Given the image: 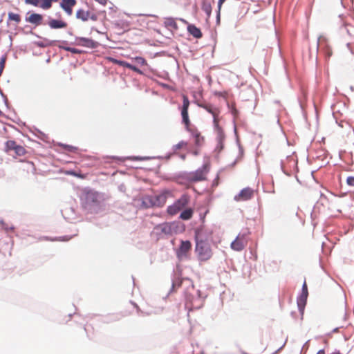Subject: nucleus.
Wrapping results in <instances>:
<instances>
[{
    "mask_svg": "<svg viewBox=\"0 0 354 354\" xmlns=\"http://www.w3.org/2000/svg\"><path fill=\"white\" fill-rule=\"evenodd\" d=\"M81 205L88 213H97L100 209L101 201L98 192L85 189L80 198Z\"/></svg>",
    "mask_w": 354,
    "mask_h": 354,
    "instance_id": "f257e3e1",
    "label": "nucleus"
},
{
    "mask_svg": "<svg viewBox=\"0 0 354 354\" xmlns=\"http://www.w3.org/2000/svg\"><path fill=\"white\" fill-rule=\"evenodd\" d=\"M195 253L199 261H207L209 260L213 252L211 244L209 243L195 242Z\"/></svg>",
    "mask_w": 354,
    "mask_h": 354,
    "instance_id": "f03ea898",
    "label": "nucleus"
},
{
    "mask_svg": "<svg viewBox=\"0 0 354 354\" xmlns=\"http://www.w3.org/2000/svg\"><path fill=\"white\" fill-rule=\"evenodd\" d=\"M195 242L211 243L212 240V231L203 227H198L194 231Z\"/></svg>",
    "mask_w": 354,
    "mask_h": 354,
    "instance_id": "7ed1b4c3",
    "label": "nucleus"
},
{
    "mask_svg": "<svg viewBox=\"0 0 354 354\" xmlns=\"http://www.w3.org/2000/svg\"><path fill=\"white\" fill-rule=\"evenodd\" d=\"M214 130L216 133V145L214 149V151L215 152L220 153L224 149V141L225 140V134L222 127L219 125V124H216V121H214Z\"/></svg>",
    "mask_w": 354,
    "mask_h": 354,
    "instance_id": "20e7f679",
    "label": "nucleus"
},
{
    "mask_svg": "<svg viewBox=\"0 0 354 354\" xmlns=\"http://www.w3.org/2000/svg\"><path fill=\"white\" fill-rule=\"evenodd\" d=\"M71 44L85 47L89 49H95L100 46L97 41L84 37H75V41L71 42Z\"/></svg>",
    "mask_w": 354,
    "mask_h": 354,
    "instance_id": "39448f33",
    "label": "nucleus"
},
{
    "mask_svg": "<svg viewBox=\"0 0 354 354\" xmlns=\"http://www.w3.org/2000/svg\"><path fill=\"white\" fill-rule=\"evenodd\" d=\"M308 295V292L307 285H306V281H304L302 285V287H301V293L297 298L298 310L301 315L304 314V308H305L306 301H307Z\"/></svg>",
    "mask_w": 354,
    "mask_h": 354,
    "instance_id": "423d86ee",
    "label": "nucleus"
},
{
    "mask_svg": "<svg viewBox=\"0 0 354 354\" xmlns=\"http://www.w3.org/2000/svg\"><path fill=\"white\" fill-rule=\"evenodd\" d=\"M206 168L207 166L205 165H203L201 167L196 169L194 172L186 174L187 176L185 178L191 182H198L203 180L205 179V174Z\"/></svg>",
    "mask_w": 354,
    "mask_h": 354,
    "instance_id": "0eeeda50",
    "label": "nucleus"
},
{
    "mask_svg": "<svg viewBox=\"0 0 354 354\" xmlns=\"http://www.w3.org/2000/svg\"><path fill=\"white\" fill-rule=\"evenodd\" d=\"M112 61L113 63H115V64H118L119 66H122L124 68L131 69V71H133L140 75H144L148 76V75L147 74L146 69L141 70L139 68H138L136 65L129 63L124 60L116 59L113 58Z\"/></svg>",
    "mask_w": 354,
    "mask_h": 354,
    "instance_id": "6e6552de",
    "label": "nucleus"
},
{
    "mask_svg": "<svg viewBox=\"0 0 354 354\" xmlns=\"http://www.w3.org/2000/svg\"><path fill=\"white\" fill-rule=\"evenodd\" d=\"M196 293L197 297L196 298L191 299L190 295L186 296V305L190 304V308L192 309H199L203 305V300L201 296V291L197 290Z\"/></svg>",
    "mask_w": 354,
    "mask_h": 354,
    "instance_id": "1a4fd4ad",
    "label": "nucleus"
},
{
    "mask_svg": "<svg viewBox=\"0 0 354 354\" xmlns=\"http://www.w3.org/2000/svg\"><path fill=\"white\" fill-rule=\"evenodd\" d=\"M197 105L199 107L204 109L209 113L212 114L213 117V125L214 126V121H216V124H218V116L220 113L219 109L215 106H214L211 104H204L198 103Z\"/></svg>",
    "mask_w": 354,
    "mask_h": 354,
    "instance_id": "9d476101",
    "label": "nucleus"
},
{
    "mask_svg": "<svg viewBox=\"0 0 354 354\" xmlns=\"http://www.w3.org/2000/svg\"><path fill=\"white\" fill-rule=\"evenodd\" d=\"M192 243L189 241H181L179 248L176 251V255L179 259L187 256V253L190 250Z\"/></svg>",
    "mask_w": 354,
    "mask_h": 354,
    "instance_id": "9b49d317",
    "label": "nucleus"
},
{
    "mask_svg": "<svg viewBox=\"0 0 354 354\" xmlns=\"http://www.w3.org/2000/svg\"><path fill=\"white\" fill-rule=\"evenodd\" d=\"M254 194V191L250 187H245L240 191L239 194L234 196L235 201H248L250 200Z\"/></svg>",
    "mask_w": 354,
    "mask_h": 354,
    "instance_id": "f8f14e48",
    "label": "nucleus"
},
{
    "mask_svg": "<svg viewBox=\"0 0 354 354\" xmlns=\"http://www.w3.org/2000/svg\"><path fill=\"white\" fill-rule=\"evenodd\" d=\"M169 194V191L164 190L158 194L153 195V200H154L156 207H162L165 204Z\"/></svg>",
    "mask_w": 354,
    "mask_h": 354,
    "instance_id": "ddd939ff",
    "label": "nucleus"
},
{
    "mask_svg": "<svg viewBox=\"0 0 354 354\" xmlns=\"http://www.w3.org/2000/svg\"><path fill=\"white\" fill-rule=\"evenodd\" d=\"M319 48H324L325 50L326 53L328 57L331 55V50L329 48L327 44V39L325 36L321 35L317 39V43L316 46V51L317 52Z\"/></svg>",
    "mask_w": 354,
    "mask_h": 354,
    "instance_id": "4468645a",
    "label": "nucleus"
},
{
    "mask_svg": "<svg viewBox=\"0 0 354 354\" xmlns=\"http://www.w3.org/2000/svg\"><path fill=\"white\" fill-rule=\"evenodd\" d=\"M42 41H35V44L40 48H46L48 46H52L55 43L59 42L63 44H66L68 42L66 40H49L47 38H42Z\"/></svg>",
    "mask_w": 354,
    "mask_h": 354,
    "instance_id": "2eb2a0df",
    "label": "nucleus"
},
{
    "mask_svg": "<svg viewBox=\"0 0 354 354\" xmlns=\"http://www.w3.org/2000/svg\"><path fill=\"white\" fill-rule=\"evenodd\" d=\"M30 12L27 13L28 15ZM43 16L39 13H31L29 16L26 15L25 21L30 24L39 26L42 24Z\"/></svg>",
    "mask_w": 354,
    "mask_h": 354,
    "instance_id": "dca6fc26",
    "label": "nucleus"
},
{
    "mask_svg": "<svg viewBox=\"0 0 354 354\" xmlns=\"http://www.w3.org/2000/svg\"><path fill=\"white\" fill-rule=\"evenodd\" d=\"M76 0H62L59 6L68 15H71L73 13V7L76 4Z\"/></svg>",
    "mask_w": 354,
    "mask_h": 354,
    "instance_id": "f3484780",
    "label": "nucleus"
},
{
    "mask_svg": "<svg viewBox=\"0 0 354 354\" xmlns=\"http://www.w3.org/2000/svg\"><path fill=\"white\" fill-rule=\"evenodd\" d=\"M47 24L51 29L55 30L64 28L67 26L66 22L60 19H53L50 17H48V21Z\"/></svg>",
    "mask_w": 354,
    "mask_h": 354,
    "instance_id": "a211bd4d",
    "label": "nucleus"
},
{
    "mask_svg": "<svg viewBox=\"0 0 354 354\" xmlns=\"http://www.w3.org/2000/svg\"><path fill=\"white\" fill-rule=\"evenodd\" d=\"M190 196L187 194H183L174 203L178 209L182 210L189 202Z\"/></svg>",
    "mask_w": 354,
    "mask_h": 354,
    "instance_id": "6ab92c4d",
    "label": "nucleus"
},
{
    "mask_svg": "<svg viewBox=\"0 0 354 354\" xmlns=\"http://www.w3.org/2000/svg\"><path fill=\"white\" fill-rule=\"evenodd\" d=\"M187 31L196 39H200L203 37L201 29L196 27L194 24H188Z\"/></svg>",
    "mask_w": 354,
    "mask_h": 354,
    "instance_id": "aec40b11",
    "label": "nucleus"
},
{
    "mask_svg": "<svg viewBox=\"0 0 354 354\" xmlns=\"http://www.w3.org/2000/svg\"><path fill=\"white\" fill-rule=\"evenodd\" d=\"M240 235L241 234H238L236 238L231 243V248L238 252L243 250L245 248L244 243L240 239Z\"/></svg>",
    "mask_w": 354,
    "mask_h": 354,
    "instance_id": "412c9836",
    "label": "nucleus"
},
{
    "mask_svg": "<svg viewBox=\"0 0 354 354\" xmlns=\"http://www.w3.org/2000/svg\"><path fill=\"white\" fill-rule=\"evenodd\" d=\"M176 227L177 226L175 223H165L161 228V231L165 234H171L173 232L176 233L178 232L176 230Z\"/></svg>",
    "mask_w": 354,
    "mask_h": 354,
    "instance_id": "4be33fe9",
    "label": "nucleus"
},
{
    "mask_svg": "<svg viewBox=\"0 0 354 354\" xmlns=\"http://www.w3.org/2000/svg\"><path fill=\"white\" fill-rule=\"evenodd\" d=\"M193 214L194 210L192 208H186L180 212L179 218L183 221H187L192 217Z\"/></svg>",
    "mask_w": 354,
    "mask_h": 354,
    "instance_id": "5701e85b",
    "label": "nucleus"
},
{
    "mask_svg": "<svg viewBox=\"0 0 354 354\" xmlns=\"http://www.w3.org/2000/svg\"><path fill=\"white\" fill-rule=\"evenodd\" d=\"M89 11H85L83 9H79L76 12V18L77 19H80L82 21H86L88 19L89 17Z\"/></svg>",
    "mask_w": 354,
    "mask_h": 354,
    "instance_id": "b1692460",
    "label": "nucleus"
},
{
    "mask_svg": "<svg viewBox=\"0 0 354 354\" xmlns=\"http://www.w3.org/2000/svg\"><path fill=\"white\" fill-rule=\"evenodd\" d=\"M154 200H153V196H147L142 199V204L146 208H149L152 207H156V205L153 204Z\"/></svg>",
    "mask_w": 354,
    "mask_h": 354,
    "instance_id": "393cba45",
    "label": "nucleus"
},
{
    "mask_svg": "<svg viewBox=\"0 0 354 354\" xmlns=\"http://www.w3.org/2000/svg\"><path fill=\"white\" fill-rule=\"evenodd\" d=\"M182 122L185 125L186 129L189 131V126L190 120L189 118L188 110L181 109Z\"/></svg>",
    "mask_w": 354,
    "mask_h": 354,
    "instance_id": "a878e982",
    "label": "nucleus"
},
{
    "mask_svg": "<svg viewBox=\"0 0 354 354\" xmlns=\"http://www.w3.org/2000/svg\"><path fill=\"white\" fill-rule=\"evenodd\" d=\"M58 48L59 49H63L66 51L71 52V53H73V54H82L84 53V50H80V49H78L76 48H73V47L64 46V45H59Z\"/></svg>",
    "mask_w": 354,
    "mask_h": 354,
    "instance_id": "bb28decb",
    "label": "nucleus"
},
{
    "mask_svg": "<svg viewBox=\"0 0 354 354\" xmlns=\"http://www.w3.org/2000/svg\"><path fill=\"white\" fill-rule=\"evenodd\" d=\"M165 26L167 28H172L174 30L178 29V24L172 17H167L165 19Z\"/></svg>",
    "mask_w": 354,
    "mask_h": 354,
    "instance_id": "cd10ccee",
    "label": "nucleus"
},
{
    "mask_svg": "<svg viewBox=\"0 0 354 354\" xmlns=\"http://www.w3.org/2000/svg\"><path fill=\"white\" fill-rule=\"evenodd\" d=\"M192 136L194 138V143L196 146L200 147L204 141V138L202 137L201 133L197 131L192 133Z\"/></svg>",
    "mask_w": 354,
    "mask_h": 354,
    "instance_id": "c85d7f7f",
    "label": "nucleus"
},
{
    "mask_svg": "<svg viewBox=\"0 0 354 354\" xmlns=\"http://www.w3.org/2000/svg\"><path fill=\"white\" fill-rule=\"evenodd\" d=\"M132 61L140 66H147L148 68V69L150 71L149 66L146 59L144 57H140V56H136L132 59Z\"/></svg>",
    "mask_w": 354,
    "mask_h": 354,
    "instance_id": "c756f323",
    "label": "nucleus"
},
{
    "mask_svg": "<svg viewBox=\"0 0 354 354\" xmlns=\"http://www.w3.org/2000/svg\"><path fill=\"white\" fill-rule=\"evenodd\" d=\"M201 8L203 11L207 15V17H210L212 13V6L209 2L203 1L202 3Z\"/></svg>",
    "mask_w": 354,
    "mask_h": 354,
    "instance_id": "7c9ffc66",
    "label": "nucleus"
},
{
    "mask_svg": "<svg viewBox=\"0 0 354 354\" xmlns=\"http://www.w3.org/2000/svg\"><path fill=\"white\" fill-rule=\"evenodd\" d=\"M58 0H40L39 7L44 10H48L52 6L53 2H57Z\"/></svg>",
    "mask_w": 354,
    "mask_h": 354,
    "instance_id": "2f4dec72",
    "label": "nucleus"
},
{
    "mask_svg": "<svg viewBox=\"0 0 354 354\" xmlns=\"http://www.w3.org/2000/svg\"><path fill=\"white\" fill-rule=\"evenodd\" d=\"M8 19L9 21H14L17 24H18L21 21V16L19 14L10 12L8 14Z\"/></svg>",
    "mask_w": 354,
    "mask_h": 354,
    "instance_id": "473e14b6",
    "label": "nucleus"
},
{
    "mask_svg": "<svg viewBox=\"0 0 354 354\" xmlns=\"http://www.w3.org/2000/svg\"><path fill=\"white\" fill-rule=\"evenodd\" d=\"M178 212H180V209H178V207L176 206L174 203L167 207V212L169 215L174 216Z\"/></svg>",
    "mask_w": 354,
    "mask_h": 354,
    "instance_id": "72a5a7b5",
    "label": "nucleus"
},
{
    "mask_svg": "<svg viewBox=\"0 0 354 354\" xmlns=\"http://www.w3.org/2000/svg\"><path fill=\"white\" fill-rule=\"evenodd\" d=\"M17 145L15 140H8L5 143V149L6 151L14 150Z\"/></svg>",
    "mask_w": 354,
    "mask_h": 354,
    "instance_id": "f704fd0d",
    "label": "nucleus"
},
{
    "mask_svg": "<svg viewBox=\"0 0 354 354\" xmlns=\"http://www.w3.org/2000/svg\"><path fill=\"white\" fill-rule=\"evenodd\" d=\"M59 145L62 147L68 152L74 153L77 151V148L76 147H74L72 145L63 144V143H59Z\"/></svg>",
    "mask_w": 354,
    "mask_h": 354,
    "instance_id": "c9c22d12",
    "label": "nucleus"
},
{
    "mask_svg": "<svg viewBox=\"0 0 354 354\" xmlns=\"http://www.w3.org/2000/svg\"><path fill=\"white\" fill-rule=\"evenodd\" d=\"M182 98H183V106L181 107V109L182 110H188L189 106L190 104L188 97L186 95H183Z\"/></svg>",
    "mask_w": 354,
    "mask_h": 354,
    "instance_id": "e433bc0d",
    "label": "nucleus"
},
{
    "mask_svg": "<svg viewBox=\"0 0 354 354\" xmlns=\"http://www.w3.org/2000/svg\"><path fill=\"white\" fill-rule=\"evenodd\" d=\"M14 151L19 156H24L26 152V149L22 146L18 145H16Z\"/></svg>",
    "mask_w": 354,
    "mask_h": 354,
    "instance_id": "4c0bfd02",
    "label": "nucleus"
},
{
    "mask_svg": "<svg viewBox=\"0 0 354 354\" xmlns=\"http://www.w3.org/2000/svg\"><path fill=\"white\" fill-rule=\"evenodd\" d=\"M187 145V142L183 141V140L180 141L178 143H177L176 145H174L172 147L173 153H174L176 150L181 149L183 147L186 146Z\"/></svg>",
    "mask_w": 354,
    "mask_h": 354,
    "instance_id": "58836bf2",
    "label": "nucleus"
},
{
    "mask_svg": "<svg viewBox=\"0 0 354 354\" xmlns=\"http://www.w3.org/2000/svg\"><path fill=\"white\" fill-rule=\"evenodd\" d=\"M6 62V55H3L0 58V77L1 76Z\"/></svg>",
    "mask_w": 354,
    "mask_h": 354,
    "instance_id": "ea45409f",
    "label": "nucleus"
},
{
    "mask_svg": "<svg viewBox=\"0 0 354 354\" xmlns=\"http://www.w3.org/2000/svg\"><path fill=\"white\" fill-rule=\"evenodd\" d=\"M318 205H319V204L317 203L314 206L313 209V211H312V212L310 214V216H311L312 221L313 222L314 226H315L316 224H317L316 223H315V220L317 218V209H318Z\"/></svg>",
    "mask_w": 354,
    "mask_h": 354,
    "instance_id": "a19ab883",
    "label": "nucleus"
},
{
    "mask_svg": "<svg viewBox=\"0 0 354 354\" xmlns=\"http://www.w3.org/2000/svg\"><path fill=\"white\" fill-rule=\"evenodd\" d=\"M26 4L31 5L35 7H39L40 0H24Z\"/></svg>",
    "mask_w": 354,
    "mask_h": 354,
    "instance_id": "79ce46f5",
    "label": "nucleus"
},
{
    "mask_svg": "<svg viewBox=\"0 0 354 354\" xmlns=\"http://www.w3.org/2000/svg\"><path fill=\"white\" fill-rule=\"evenodd\" d=\"M72 238V236H58L55 237L53 239H50V241H67L70 240Z\"/></svg>",
    "mask_w": 354,
    "mask_h": 354,
    "instance_id": "37998d69",
    "label": "nucleus"
},
{
    "mask_svg": "<svg viewBox=\"0 0 354 354\" xmlns=\"http://www.w3.org/2000/svg\"><path fill=\"white\" fill-rule=\"evenodd\" d=\"M0 224L1 225L2 227L6 231L8 232L9 230H13L14 227L10 226L9 227L8 224H6L2 219L0 220Z\"/></svg>",
    "mask_w": 354,
    "mask_h": 354,
    "instance_id": "c03bdc74",
    "label": "nucleus"
},
{
    "mask_svg": "<svg viewBox=\"0 0 354 354\" xmlns=\"http://www.w3.org/2000/svg\"><path fill=\"white\" fill-rule=\"evenodd\" d=\"M346 183L349 186H354V176H348L346 178Z\"/></svg>",
    "mask_w": 354,
    "mask_h": 354,
    "instance_id": "a18cd8bd",
    "label": "nucleus"
},
{
    "mask_svg": "<svg viewBox=\"0 0 354 354\" xmlns=\"http://www.w3.org/2000/svg\"><path fill=\"white\" fill-rule=\"evenodd\" d=\"M249 234H250L249 230L245 229V230H243L242 232L239 233V234H241L240 235V239H241V238H243V237L248 236Z\"/></svg>",
    "mask_w": 354,
    "mask_h": 354,
    "instance_id": "49530a36",
    "label": "nucleus"
},
{
    "mask_svg": "<svg viewBox=\"0 0 354 354\" xmlns=\"http://www.w3.org/2000/svg\"><path fill=\"white\" fill-rule=\"evenodd\" d=\"M88 19H91L92 21H97V19H98V17H97V15L95 14V13H90L89 12V17H88Z\"/></svg>",
    "mask_w": 354,
    "mask_h": 354,
    "instance_id": "de8ad7c7",
    "label": "nucleus"
},
{
    "mask_svg": "<svg viewBox=\"0 0 354 354\" xmlns=\"http://www.w3.org/2000/svg\"><path fill=\"white\" fill-rule=\"evenodd\" d=\"M220 17H221V9L217 8L216 17V21L217 24H218L220 23Z\"/></svg>",
    "mask_w": 354,
    "mask_h": 354,
    "instance_id": "09e8293b",
    "label": "nucleus"
},
{
    "mask_svg": "<svg viewBox=\"0 0 354 354\" xmlns=\"http://www.w3.org/2000/svg\"><path fill=\"white\" fill-rule=\"evenodd\" d=\"M280 167L283 174H285L287 176H290V174L285 170L283 160H281Z\"/></svg>",
    "mask_w": 354,
    "mask_h": 354,
    "instance_id": "8fccbe9b",
    "label": "nucleus"
},
{
    "mask_svg": "<svg viewBox=\"0 0 354 354\" xmlns=\"http://www.w3.org/2000/svg\"><path fill=\"white\" fill-rule=\"evenodd\" d=\"M218 178H219V176H218V174H217L216 178L213 180L212 186H217L218 185Z\"/></svg>",
    "mask_w": 354,
    "mask_h": 354,
    "instance_id": "3c124183",
    "label": "nucleus"
},
{
    "mask_svg": "<svg viewBox=\"0 0 354 354\" xmlns=\"http://www.w3.org/2000/svg\"><path fill=\"white\" fill-rule=\"evenodd\" d=\"M231 113L235 117V116H236L238 115L239 111H238V110L236 108L234 107V108L232 109Z\"/></svg>",
    "mask_w": 354,
    "mask_h": 354,
    "instance_id": "603ef678",
    "label": "nucleus"
},
{
    "mask_svg": "<svg viewBox=\"0 0 354 354\" xmlns=\"http://www.w3.org/2000/svg\"><path fill=\"white\" fill-rule=\"evenodd\" d=\"M102 6H105L107 3L108 0H95Z\"/></svg>",
    "mask_w": 354,
    "mask_h": 354,
    "instance_id": "864d4df0",
    "label": "nucleus"
},
{
    "mask_svg": "<svg viewBox=\"0 0 354 354\" xmlns=\"http://www.w3.org/2000/svg\"><path fill=\"white\" fill-rule=\"evenodd\" d=\"M237 144H238L239 149V153H240L241 155H243V149L242 147L241 146V145H240V143H239V140H237Z\"/></svg>",
    "mask_w": 354,
    "mask_h": 354,
    "instance_id": "5fc2aeb1",
    "label": "nucleus"
},
{
    "mask_svg": "<svg viewBox=\"0 0 354 354\" xmlns=\"http://www.w3.org/2000/svg\"><path fill=\"white\" fill-rule=\"evenodd\" d=\"M225 1V0H218V8H219V9L221 8L222 4L223 3V2Z\"/></svg>",
    "mask_w": 354,
    "mask_h": 354,
    "instance_id": "6e6d98bb",
    "label": "nucleus"
},
{
    "mask_svg": "<svg viewBox=\"0 0 354 354\" xmlns=\"http://www.w3.org/2000/svg\"><path fill=\"white\" fill-rule=\"evenodd\" d=\"M2 98L3 100V102H4L6 106H8V98H7L6 95H4V97H3Z\"/></svg>",
    "mask_w": 354,
    "mask_h": 354,
    "instance_id": "4d7b16f0",
    "label": "nucleus"
},
{
    "mask_svg": "<svg viewBox=\"0 0 354 354\" xmlns=\"http://www.w3.org/2000/svg\"><path fill=\"white\" fill-rule=\"evenodd\" d=\"M316 354H326L325 353V348L320 349Z\"/></svg>",
    "mask_w": 354,
    "mask_h": 354,
    "instance_id": "13d9d810",
    "label": "nucleus"
},
{
    "mask_svg": "<svg viewBox=\"0 0 354 354\" xmlns=\"http://www.w3.org/2000/svg\"><path fill=\"white\" fill-rule=\"evenodd\" d=\"M324 344L325 345V348H326L328 346V340L326 339H324Z\"/></svg>",
    "mask_w": 354,
    "mask_h": 354,
    "instance_id": "bf43d9fd",
    "label": "nucleus"
},
{
    "mask_svg": "<svg viewBox=\"0 0 354 354\" xmlns=\"http://www.w3.org/2000/svg\"><path fill=\"white\" fill-rule=\"evenodd\" d=\"M29 33H30V34H31V35H35V37H37L41 38L40 36H39V35H37L36 33L33 32L31 30H30Z\"/></svg>",
    "mask_w": 354,
    "mask_h": 354,
    "instance_id": "052dcab7",
    "label": "nucleus"
},
{
    "mask_svg": "<svg viewBox=\"0 0 354 354\" xmlns=\"http://www.w3.org/2000/svg\"><path fill=\"white\" fill-rule=\"evenodd\" d=\"M175 286H176V283L173 281L172 284H171V291H172L174 289Z\"/></svg>",
    "mask_w": 354,
    "mask_h": 354,
    "instance_id": "680f3d73",
    "label": "nucleus"
},
{
    "mask_svg": "<svg viewBox=\"0 0 354 354\" xmlns=\"http://www.w3.org/2000/svg\"><path fill=\"white\" fill-rule=\"evenodd\" d=\"M215 95H218V96H222L223 95L221 92H215Z\"/></svg>",
    "mask_w": 354,
    "mask_h": 354,
    "instance_id": "e2e57ef3",
    "label": "nucleus"
},
{
    "mask_svg": "<svg viewBox=\"0 0 354 354\" xmlns=\"http://www.w3.org/2000/svg\"><path fill=\"white\" fill-rule=\"evenodd\" d=\"M347 319V313L345 312L344 315V320L346 321Z\"/></svg>",
    "mask_w": 354,
    "mask_h": 354,
    "instance_id": "0e129e2a",
    "label": "nucleus"
},
{
    "mask_svg": "<svg viewBox=\"0 0 354 354\" xmlns=\"http://www.w3.org/2000/svg\"><path fill=\"white\" fill-rule=\"evenodd\" d=\"M338 330H339V328H338V327H337V328H334V329L333 330L332 333L337 332V331H338Z\"/></svg>",
    "mask_w": 354,
    "mask_h": 354,
    "instance_id": "69168bd1",
    "label": "nucleus"
},
{
    "mask_svg": "<svg viewBox=\"0 0 354 354\" xmlns=\"http://www.w3.org/2000/svg\"><path fill=\"white\" fill-rule=\"evenodd\" d=\"M171 153H168V154L166 156V158H167V159H169V158H170V157H171Z\"/></svg>",
    "mask_w": 354,
    "mask_h": 354,
    "instance_id": "338daca9",
    "label": "nucleus"
},
{
    "mask_svg": "<svg viewBox=\"0 0 354 354\" xmlns=\"http://www.w3.org/2000/svg\"><path fill=\"white\" fill-rule=\"evenodd\" d=\"M194 153L195 156H197V155L198 154V151H194V153Z\"/></svg>",
    "mask_w": 354,
    "mask_h": 354,
    "instance_id": "774afa93",
    "label": "nucleus"
}]
</instances>
